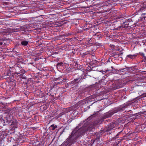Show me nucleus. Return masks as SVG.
<instances>
[{"mask_svg":"<svg viewBox=\"0 0 146 146\" xmlns=\"http://www.w3.org/2000/svg\"><path fill=\"white\" fill-rule=\"evenodd\" d=\"M94 129V127L93 124H89L87 121L81 127L80 125L77 126L72 131L71 134L64 142L66 146H70L75 142L76 140L79 137L83 135L84 133L87 131H92Z\"/></svg>","mask_w":146,"mask_h":146,"instance_id":"nucleus-1","label":"nucleus"},{"mask_svg":"<svg viewBox=\"0 0 146 146\" xmlns=\"http://www.w3.org/2000/svg\"><path fill=\"white\" fill-rule=\"evenodd\" d=\"M76 74L77 76V78L71 82L70 84H75L77 83L81 82L83 79L85 78L86 75L84 72L81 70L79 69L78 70Z\"/></svg>","mask_w":146,"mask_h":146,"instance_id":"nucleus-2","label":"nucleus"},{"mask_svg":"<svg viewBox=\"0 0 146 146\" xmlns=\"http://www.w3.org/2000/svg\"><path fill=\"white\" fill-rule=\"evenodd\" d=\"M125 109L124 107L120 106L114 108L112 112H108L105 113L103 116V117L106 119L108 117H111L114 113H116L118 112H121L123 111Z\"/></svg>","mask_w":146,"mask_h":146,"instance_id":"nucleus-3","label":"nucleus"},{"mask_svg":"<svg viewBox=\"0 0 146 146\" xmlns=\"http://www.w3.org/2000/svg\"><path fill=\"white\" fill-rule=\"evenodd\" d=\"M13 114L10 111L8 113H4L3 115V119L4 123L6 122L8 124L11 123V121L15 119Z\"/></svg>","mask_w":146,"mask_h":146,"instance_id":"nucleus-4","label":"nucleus"},{"mask_svg":"<svg viewBox=\"0 0 146 146\" xmlns=\"http://www.w3.org/2000/svg\"><path fill=\"white\" fill-rule=\"evenodd\" d=\"M130 19H128L127 21H125L121 24V25L119 28L121 27L122 28H127L129 25V22H130Z\"/></svg>","mask_w":146,"mask_h":146,"instance_id":"nucleus-5","label":"nucleus"},{"mask_svg":"<svg viewBox=\"0 0 146 146\" xmlns=\"http://www.w3.org/2000/svg\"><path fill=\"white\" fill-rule=\"evenodd\" d=\"M115 84V86L110 88V89L111 90H113L121 87L122 86V84H118V82H116Z\"/></svg>","mask_w":146,"mask_h":146,"instance_id":"nucleus-6","label":"nucleus"},{"mask_svg":"<svg viewBox=\"0 0 146 146\" xmlns=\"http://www.w3.org/2000/svg\"><path fill=\"white\" fill-rule=\"evenodd\" d=\"M19 108L18 107H14L11 110L9 111L12 113H17L19 112Z\"/></svg>","mask_w":146,"mask_h":146,"instance_id":"nucleus-7","label":"nucleus"},{"mask_svg":"<svg viewBox=\"0 0 146 146\" xmlns=\"http://www.w3.org/2000/svg\"><path fill=\"white\" fill-rule=\"evenodd\" d=\"M11 124H10L11 125L13 128H15L17 127H18L17 125V121L14 120V119L13 121H11Z\"/></svg>","mask_w":146,"mask_h":146,"instance_id":"nucleus-8","label":"nucleus"},{"mask_svg":"<svg viewBox=\"0 0 146 146\" xmlns=\"http://www.w3.org/2000/svg\"><path fill=\"white\" fill-rule=\"evenodd\" d=\"M21 72H16L15 74H16V76H23V74L25 73V71L23 69H22L21 70Z\"/></svg>","mask_w":146,"mask_h":146,"instance_id":"nucleus-9","label":"nucleus"},{"mask_svg":"<svg viewBox=\"0 0 146 146\" xmlns=\"http://www.w3.org/2000/svg\"><path fill=\"white\" fill-rule=\"evenodd\" d=\"M102 119H98L95 121L93 123L94 126L97 125L99 123H101L102 122Z\"/></svg>","mask_w":146,"mask_h":146,"instance_id":"nucleus-10","label":"nucleus"},{"mask_svg":"<svg viewBox=\"0 0 146 146\" xmlns=\"http://www.w3.org/2000/svg\"><path fill=\"white\" fill-rule=\"evenodd\" d=\"M29 42V41L22 40L21 41L20 45L23 46H26L28 45Z\"/></svg>","mask_w":146,"mask_h":146,"instance_id":"nucleus-11","label":"nucleus"},{"mask_svg":"<svg viewBox=\"0 0 146 146\" xmlns=\"http://www.w3.org/2000/svg\"><path fill=\"white\" fill-rule=\"evenodd\" d=\"M146 97V93L144 94H143V95L142 96L139 97V98L138 97L137 98V100H145V99H144L145 97Z\"/></svg>","mask_w":146,"mask_h":146,"instance_id":"nucleus-12","label":"nucleus"},{"mask_svg":"<svg viewBox=\"0 0 146 146\" xmlns=\"http://www.w3.org/2000/svg\"><path fill=\"white\" fill-rule=\"evenodd\" d=\"M137 55L134 54V55H128L127 56V57L128 58H129L131 59H133L135 58V57Z\"/></svg>","mask_w":146,"mask_h":146,"instance_id":"nucleus-13","label":"nucleus"},{"mask_svg":"<svg viewBox=\"0 0 146 146\" xmlns=\"http://www.w3.org/2000/svg\"><path fill=\"white\" fill-rule=\"evenodd\" d=\"M50 127L52 130H54L57 127V126L56 125H54V124H52L51 125Z\"/></svg>","mask_w":146,"mask_h":146,"instance_id":"nucleus-14","label":"nucleus"},{"mask_svg":"<svg viewBox=\"0 0 146 146\" xmlns=\"http://www.w3.org/2000/svg\"><path fill=\"white\" fill-rule=\"evenodd\" d=\"M125 16L123 15H121L117 17V19H122V18H124Z\"/></svg>","mask_w":146,"mask_h":146,"instance_id":"nucleus-15","label":"nucleus"},{"mask_svg":"<svg viewBox=\"0 0 146 146\" xmlns=\"http://www.w3.org/2000/svg\"><path fill=\"white\" fill-rule=\"evenodd\" d=\"M114 127V124L112 123H111L109 125V128L111 129H113Z\"/></svg>","mask_w":146,"mask_h":146,"instance_id":"nucleus-16","label":"nucleus"},{"mask_svg":"<svg viewBox=\"0 0 146 146\" xmlns=\"http://www.w3.org/2000/svg\"><path fill=\"white\" fill-rule=\"evenodd\" d=\"M145 10H146V6L142 7L139 9L140 11H144Z\"/></svg>","mask_w":146,"mask_h":146,"instance_id":"nucleus-17","label":"nucleus"},{"mask_svg":"<svg viewBox=\"0 0 146 146\" xmlns=\"http://www.w3.org/2000/svg\"><path fill=\"white\" fill-rule=\"evenodd\" d=\"M63 64V63L62 62L58 63L57 64V68L59 67L60 66H62Z\"/></svg>","mask_w":146,"mask_h":146,"instance_id":"nucleus-18","label":"nucleus"},{"mask_svg":"<svg viewBox=\"0 0 146 146\" xmlns=\"http://www.w3.org/2000/svg\"><path fill=\"white\" fill-rule=\"evenodd\" d=\"M95 114H93L91 115L87 119L89 121L90 119H91V118L92 117H95Z\"/></svg>","mask_w":146,"mask_h":146,"instance_id":"nucleus-19","label":"nucleus"},{"mask_svg":"<svg viewBox=\"0 0 146 146\" xmlns=\"http://www.w3.org/2000/svg\"><path fill=\"white\" fill-rule=\"evenodd\" d=\"M127 70V69L126 68H121V69H119V70L121 72L125 71Z\"/></svg>","mask_w":146,"mask_h":146,"instance_id":"nucleus-20","label":"nucleus"},{"mask_svg":"<svg viewBox=\"0 0 146 146\" xmlns=\"http://www.w3.org/2000/svg\"><path fill=\"white\" fill-rule=\"evenodd\" d=\"M87 54H88L86 53V52H84V53H83L82 54V57L83 58H84L85 57L86 55H87Z\"/></svg>","mask_w":146,"mask_h":146,"instance_id":"nucleus-21","label":"nucleus"},{"mask_svg":"<svg viewBox=\"0 0 146 146\" xmlns=\"http://www.w3.org/2000/svg\"><path fill=\"white\" fill-rule=\"evenodd\" d=\"M0 104H1L4 107L6 106L7 104V103H3V102H1V103H0Z\"/></svg>","mask_w":146,"mask_h":146,"instance_id":"nucleus-22","label":"nucleus"},{"mask_svg":"<svg viewBox=\"0 0 146 146\" xmlns=\"http://www.w3.org/2000/svg\"><path fill=\"white\" fill-rule=\"evenodd\" d=\"M142 55L143 56V57L145 58L143 60V62L144 61L145 62H146V57H145L144 56V54L143 53H142Z\"/></svg>","mask_w":146,"mask_h":146,"instance_id":"nucleus-23","label":"nucleus"},{"mask_svg":"<svg viewBox=\"0 0 146 146\" xmlns=\"http://www.w3.org/2000/svg\"><path fill=\"white\" fill-rule=\"evenodd\" d=\"M141 18H141V19L142 20H143V19H144V20H145V18H146V17H143V16H142Z\"/></svg>","mask_w":146,"mask_h":146,"instance_id":"nucleus-24","label":"nucleus"},{"mask_svg":"<svg viewBox=\"0 0 146 146\" xmlns=\"http://www.w3.org/2000/svg\"><path fill=\"white\" fill-rule=\"evenodd\" d=\"M38 59H39V58H35V59H34V60H35V61H36L37 60H38Z\"/></svg>","mask_w":146,"mask_h":146,"instance_id":"nucleus-25","label":"nucleus"},{"mask_svg":"<svg viewBox=\"0 0 146 146\" xmlns=\"http://www.w3.org/2000/svg\"><path fill=\"white\" fill-rule=\"evenodd\" d=\"M69 35H70V34H67V35H62V36H68Z\"/></svg>","mask_w":146,"mask_h":146,"instance_id":"nucleus-26","label":"nucleus"},{"mask_svg":"<svg viewBox=\"0 0 146 146\" xmlns=\"http://www.w3.org/2000/svg\"><path fill=\"white\" fill-rule=\"evenodd\" d=\"M62 83V82L60 81V82L57 83V84H58L60 83Z\"/></svg>","mask_w":146,"mask_h":146,"instance_id":"nucleus-27","label":"nucleus"},{"mask_svg":"<svg viewBox=\"0 0 146 146\" xmlns=\"http://www.w3.org/2000/svg\"><path fill=\"white\" fill-rule=\"evenodd\" d=\"M145 14H146V13H142L141 14V16H142L143 15H145Z\"/></svg>","mask_w":146,"mask_h":146,"instance_id":"nucleus-28","label":"nucleus"},{"mask_svg":"<svg viewBox=\"0 0 146 146\" xmlns=\"http://www.w3.org/2000/svg\"><path fill=\"white\" fill-rule=\"evenodd\" d=\"M123 54V52H121L120 54L119 55V56L121 55L122 54Z\"/></svg>","mask_w":146,"mask_h":146,"instance_id":"nucleus-29","label":"nucleus"},{"mask_svg":"<svg viewBox=\"0 0 146 146\" xmlns=\"http://www.w3.org/2000/svg\"><path fill=\"white\" fill-rule=\"evenodd\" d=\"M16 29V30H19V29H18H18H17V28H16V29Z\"/></svg>","mask_w":146,"mask_h":146,"instance_id":"nucleus-30","label":"nucleus"},{"mask_svg":"<svg viewBox=\"0 0 146 146\" xmlns=\"http://www.w3.org/2000/svg\"><path fill=\"white\" fill-rule=\"evenodd\" d=\"M17 68H18V69H19V67H17Z\"/></svg>","mask_w":146,"mask_h":146,"instance_id":"nucleus-31","label":"nucleus"},{"mask_svg":"<svg viewBox=\"0 0 146 146\" xmlns=\"http://www.w3.org/2000/svg\"><path fill=\"white\" fill-rule=\"evenodd\" d=\"M102 100V99H101V100H100H100Z\"/></svg>","mask_w":146,"mask_h":146,"instance_id":"nucleus-32","label":"nucleus"},{"mask_svg":"<svg viewBox=\"0 0 146 146\" xmlns=\"http://www.w3.org/2000/svg\"><path fill=\"white\" fill-rule=\"evenodd\" d=\"M63 80H64V79H63V80H62V81H63Z\"/></svg>","mask_w":146,"mask_h":146,"instance_id":"nucleus-33","label":"nucleus"}]
</instances>
